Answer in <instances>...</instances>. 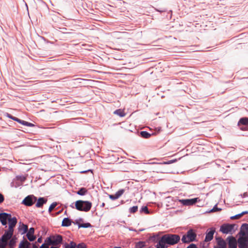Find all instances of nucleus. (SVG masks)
Listing matches in <instances>:
<instances>
[{
	"label": "nucleus",
	"mask_w": 248,
	"mask_h": 248,
	"mask_svg": "<svg viewBox=\"0 0 248 248\" xmlns=\"http://www.w3.org/2000/svg\"><path fill=\"white\" fill-rule=\"evenodd\" d=\"M109 198L111 200H116V199L119 198L118 197V196L116 195V194H115V195H109Z\"/></svg>",
	"instance_id": "obj_31"
},
{
	"label": "nucleus",
	"mask_w": 248,
	"mask_h": 248,
	"mask_svg": "<svg viewBox=\"0 0 248 248\" xmlns=\"http://www.w3.org/2000/svg\"><path fill=\"white\" fill-rule=\"evenodd\" d=\"M140 135L141 137L145 139H148L151 137V134L146 131H141Z\"/></svg>",
	"instance_id": "obj_23"
},
{
	"label": "nucleus",
	"mask_w": 248,
	"mask_h": 248,
	"mask_svg": "<svg viewBox=\"0 0 248 248\" xmlns=\"http://www.w3.org/2000/svg\"><path fill=\"white\" fill-rule=\"evenodd\" d=\"M62 240V237L61 235H51L47 237L40 248H49L50 245L56 246L60 244ZM50 248H59L57 247H51Z\"/></svg>",
	"instance_id": "obj_3"
},
{
	"label": "nucleus",
	"mask_w": 248,
	"mask_h": 248,
	"mask_svg": "<svg viewBox=\"0 0 248 248\" xmlns=\"http://www.w3.org/2000/svg\"><path fill=\"white\" fill-rule=\"evenodd\" d=\"M114 114L118 115L121 117H124L125 115L124 111L121 109H118L116 110L114 112Z\"/></svg>",
	"instance_id": "obj_22"
},
{
	"label": "nucleus",
	"mask_w": 248,
	"mask_h": 248,
	"mask_svg": "<svg viewBox=\"0 0 248 248\" xmlns=\"http://www.w3.org/2000/svg\"><path fill=\"white\" fill-rule=\"evenodd\" d=\"M186 248H197V247L194 244H191Z\"/></svg>",
	"instance_id": "obj_35"
},
{
	"label": "nucleus",
	"mask_w": 248,
	"mask_h": 248,
	"mask_svg": "<svg viewBox=\"0 0 248 248\" xmlns=\"http://www.w3.org/2000/svg\"><path fill=\"white\" fill-rule=\"evenodd\" d=\"M138 207L137 206H134L130 208V212L131 213H134L138 211Z\"/></svg>",
	"instance_id": "obj_29"
},
{
	"label": "nucleus",
	"mask_w": 248,
	"mask_h": 248,
	"mask_svg": "<svg viewBox=\"0 0 248 248\" xmlns=\"http://www.w3.org/2000/svg\"><path fill=\"white\" fill-rule=\"evenodd\" d=\"M237 240L239 248H248V235L239 234Z\"/></svg>",
	"instance_id": "obj_6"
},
{
	"label": "nucleus",
	"mask_w": 248,
	"mask_h": 248,
	"mask_svg": "<svg viewBox=\"0 0 248 248\" xmlns=\"http://www.w3.org/2000/svg\"><path fill=\"white\" fill-rule=\"evenodd\" d=\"M34 229L31 228L27 233L26 236L30 241H33L36 239V236L34 235Z\"/></svg>",
	"instance_id": "obj_14"
},
{
	"label": "nucleus",
	"mask_w": 248,
	"mask_h": 248,
	"mask_svg": "<svg viewBox=\"0 0 248 248\" xmlns=\"http://www.w3.org/2000/svg\"><path fill=\"white\" fill-rule=\"evenodd\" d=\"M227 240L228 241L229 248H236L238 244L236 239L233 236H229Z\"/></svg>",
	"instance_id": "obj_12"
},
{
	"label": "nucleus",
	"mask_w": 248,
	"mask_h": 248,
	"mask_svg": "<svg viewBox=\"0 0 248 248\" xmlns=\"http://www.w3.org/2000/svg\"><path fill=\"white\" fill-rule=\"evenodd\" d=\"M4 200V196L3 195L0 193V203H1L2 202H3Z\"/></svg>",
	"instance_id": "obj_37"
},
{
	"label": "nucleus",
	"mask_w": 248,
	"mask_h": 248,
	"mask_svg": "<svg viewBox=\"0 0 248 248\" xmlns=\"http://www.w3.org/2000/svg\"><path fill=\"white\" fill-rule=\"evenodd\" d=\"M244 195V196H247V193H245Z\"/></svg>",
	"instance_id": "obj_41"
},
{
	"label": "nucleus",
	"mask_w": 248,
	"mask_h": 248,
	"mask_svg": "<svg viewBox=\"0 0 248 248\" xmlns=\"http://www.w3.org/2000/svg\"><path fill=\"white\" fill-rule=\"evenodd\" d=\"M178 201L184 205L188 206L193 205L196 203L198 201V198L179 200Z\"/></svg>",
	"instance_id": "obj_11"
},
{
	"label": "nucleus",
	"mask_w": 248,
	"mask_h": 248,
	"mask_svg": "<svg viewBox=\"0 0 248 248\" xmlns=\"http://www.w3.org/2000/svg\"><path fill=\"white\" fill-rule=\"evenodd\" d=\"M77 245L73 241H71L69 244L65 245V248H76Z\"/></svg>",
	"instance_id": "obj_24"
},
{
	"label": "nucleus",
	"mask_w": 248,
	"mask_h": 248,
	"mask_svg": "<svg viewBox=\"0 0 248 248\" xmlns=\"http://www.w3.org/2000/svg\"><path fill=\"white\" fill-rule=\"evenodd\" d=\"M176 161V159H175V160H170V161H169L168 162H164L163 163V164H171V163H174V162H175Z\"/></svg>",
	"instance_id": "obj_36"
},
{
	"label": "nucleus",
	"mask_w": 248,
	"mask_h": 248,
	"mask_svg": "<svg viewBox=\"0 0 248 248\" xmlns=\"http://www.w3.org/2000/svg\"><path fill=\"white\" fill-rule=\"evenodd\" d=\"M217 244L219 246L217 248H226V242L222 239L219 238L217 239Z\"/></svg>",
	"instance_id": "obj_20"
},
{
	"label": "nucleus",
	"mask_w": 248,
	"mask_h": 248,
	"mask_svg": "<svg viewBox=\"0 0 248 248\" xmlns=\"http://www.w3.org/2000/svg\"><path fill=\"white\" fill-rule=\"evenodd\" d=\"M239 234H243L244 235H248V224H243L239 232Z\"/></svg>",
	"instance_id": "obj_17"
},
{
	"label": "nucleus",
	"mask_w": 248,
	"mask_h": 248,
	"mask_svg": "<svg viewBox=\"0 0 248 248\" xmlns=\"http://www.w3.org/2000/svg\"><path fill=\"white\" fill-rule=\"evenodd\" d=\"M241 214L242 216H243V215H244L245 214H248V211H244V212H242Z\"/></svg>",
	"instance_id": "obj_40"
},
{
	"label": "nucleus",
	"mask_w": 248,
	"mask_h": 248,
	"mask_svg": "<svg viewBox=\"0 0 248 248\" xmlns=\"http://www.w3.org/2000/svg\"><path fill=\"white\" fill-rule=\"evenodd\" d=\"M180 237L177 234H167L163 235L156 245L157 248H164L165 245H173L179 242Z\"/></svg>",
	"instance_id": "obj_2"
},
{
	"label": "nucleus",
	"mask_w": 248,
	"mask_h": 248,
	"mask_svg": "<svg viewBox=\"0 0 248 248\" xmlns=\"http://www.w3.org/2000/svg\"><path fill=\"white\" fill-rule=\"evenodd\" d=\"M76 247L77 248H86V246L84 243L79 244Z\"/></svg>",
	"instance_id": "obj_33"
},
{
	"label": "nucleus",
	"mask_w": 248,
	"mask_h": 248,
	"mask_svg": "<svg viewBox=\"0 0 248 248\" xmlns=\"http://www.w3.org/2000/svg\"><path fill=\"white\" fill-rule=\"evenodd\" d=\"M36 242L31 244L26 239H24L19 244L18 248H38Z\"/></svg>",
	"instance_id": "obj_7"
},
{
	"label": "nucleus",
	"mask_w": 248,
	"mask_h": 248,
	"mask_svg": "<svg viewBox=\"0 0 248 248\" xmlns=\"http://www.w3.org/2000/svg\"><path fill=\"white\" fill-rule=\"evenodd\" d=\"M20 230L23 231L22 234L28 232V226L23 224L20 227Z\"/></svg>",
	"instance_id": "obj_26"
},
{
	"label": "nucleus",
	"mask_w": 248,
	"mask_h": 248,
	"mask_svg": "<svg viewBox=\"0 0 248 248\" xmlns=\"http://www.w3.org/2000/svg\"><path fill=\"white\" fill-rule=\"evenodd\" d=\"M87 192V189L85 188H81L78 192L77 194L79 195H84Z\"/></svg>",
	"instance_id": "obj_25"
},
{
	"label": "nucleus",
	"mask_w": 248,
	"mask_h": 248,
	"mask_svg": "<svg viewBox=\"0 0 248 248\" xmlns=\"http://www.w3.org/2000/svg\"><path fill=\"white\" fill-rule=\"evenodd\" d=\"M242 216L241 214H239L238 215H236L233 217H231V219H239Z\"/></svg>",
	"instance_id": "obj_32"
},
{
	"label": "nucleus",
	"mask_w": 248,
	"mask_h": 248,
	"mask_svg": "<svg viewBox=\"0 0 248 248\" xmlns=\"http://www.w3.org/2000/svg\"><path fill=\"white\" fill-rule=\"evenodd\" d=\"M105 205V203H102V206H104Z\"/></svg>",
	"instance_id": "obj_42"
},
{
	"label": "nucleus",
	"mask_w": 248,
	"mask_h": 248,
	"mask_svg": "<svg viewBox=\"0 0 248 248\" xmlns=\"http://www.w3.org/2000/svg\"><path fill=\"white\" fill-rule=\"evenodd\" d=\"M9 240V243H8V242H7V245L5 248H14L16 243V236L13 237L12 236ZM7 242H8V241Z\"/></svg>",
	"instance_id": "obj_15"
},
{
	"label": "nucleus",
	"mask_w": 248,
	"mask_h": 248,
	"mask_svg": "<svg viewBox=\"0 0 248 248\" xmlns=\"http://www.w3.org/2000/svg\"><path fill=\"white\" fill-rule=\"evenodd\" d=\"M92 203L89 201L78 200L75 202L76 209L80 211L88 212L91 209Z\"/></svg>",
	"instance_id": "obj_4"
},
{
	"label": "nucleus",
	"mask_w": 248,
	"mask_h": 248,
	"mask_svg": "<svg viewBox=\"0 0 248 248\" xmlns=\"http://www.w3.org/2000/svg\"><path fill=\"white\" fill-rule=\"evenodd\" d=\"M124 189H120L119 191H118L115 194L118 196V198H119L120 196H121L123 193H124Z\"/></svg>",
	"instance_id": "obj_30"
},
{
	"label": "nucleus",
	"mask_w": 248,
	"mask_h": 248,
	"mask_svg": "<svg viewBox=\"0 0 248 248\" xmlns=\"http://www.w3.org/2000/svg\"><path fill=\"white\" fill-rule=\"evenodd\" d=\"M11 215L6 213H0V221L3 225L7 224V221L11 217Z\"/></svg>",
	"instance_id": "obj_13"
},
{
	"label": "nucleus",
	"mask_w": 248,
	"mask_h": 248,
	"mask_svg": "<svg viewBox=\"0 0 248 248\" xmlns=\"http://www.w3.org/2000/svg\"><path fill=\"white\" fill-rule=\"evenodd\" d=\"M72 221L68 217L64 218L62 223V226L68 227L71 225Z\"/></svg>",
	"instance_id": "obj_21"
},
{
	"label": "nucleus",
	"mask_w": 248,
	"mask_h": 248,
	"mask_svg": "<svg viewBox=\"0 0 248 248\" xmlns=\"http://www.w3.org/2000/svg\"><path fill=\"white\" fill-rule=\"evenodd\" d=\"M42 242V237H40L37 240V241L36 242V244H37V243H41Z\"/></svg>",
	"instance_id": "obj_39"
},
{
	"label": "nucleus",
	"mask_w": 248,
	"mask_h": 248,
	"mask_svg": "<svg viewBox=\"0 0 248 248\" xmlns=\"http://www.w3.org/2000/svg\"><path fill=\"white\" fill-rule=\"evenodd\" d=\"M234 224H223L222 225L220 229V231L223 233H232L234 229Z\"/></svg>",
	"instance_id": "obj_9"
},
{
	"label": "nucleus",
	"mask_w": 248,
	"mask_h": 248,
	"mask_svg": "<svg viewBox=\"0 0 248 248\" xmlns=\"http://www.w3.org/2000/svg\"><path fill=\"white\" fill-rule=\"evenodd\" d=\"M213 210L215 211V210L214 208H213Z\"/></svg>",
	"instance_id": "obj_43"
},
{
	"label": "nucleus",
	"mask_w": 248,
	"mask_h": 248,
	"mask_svg": "<svg viewBox=\"0 0 248 248\" xmlns=\"http://www.w3.org/2000/svg\"><path fill=\"white\" fill-rule=\"evenodd\" d=\"M241 129L242 130H248V127H247L246 126H244H244H242L241 127Z\"/></svg>",
	"instance_id": "obj_38"
},
{
	"label": "nucleus",
	"mask_w": 248,
	"mask_h": 248,
	"mask_svg": "<svg viewBox=\"0 0 248 248\" xmlns=\"http://www.w3.org/2000/svg\"><path fill=\"white\" fill-rule=\"evenodd\" d=\"M57 204L56 202H53L49 206L48 209L49 212H51L54 208L57 206Z\"/></svg>",
	"instance_id": "obj_28"
},
{
	"label": "nucleus",
	"mask_w": 248,
	"mask_h": 248,
	"mask_svg": "<svg viewBox=\"0 0 248 248\" xmlns=\"http://www.w3.org/2000/svg\"><path fill=\"white\" fill-rule=\"evenodd\" d=\"M91 225L89 223H83V224H79L78 223V227L79 228H88L90 227Z\"/></svg>",
	"instance_id": "obj_27"
},
{
	"label": "nucleus",
	"mask_w": 248,
	"mask_h": 248,
	"mask_svg": "<svg viewBox=\"0 0 248 248\" xmlns=\"http://www.w3.org/2000/svg\"><path fill=\"white\" fill-rule=\"evenodd\" d=\"M142 211L144 212H145L146 214H148L149 211L148 208L146 206L143 207L142 208Z\"/></svg>",
	"instance_id": "obj_34"
},
{
	"label": "nucleus",
	"mask_w": 248,
	"mask_h": 248,
	"mask_svg": "<svg viewBox=\"0 0 248 248\" xmlns=\"http://www.w3.org/2000/svg\"><path fill=\"white\" fill-rule=\"evenodd\" d=\"M7 116L8 118H9L10 119L14 120V121H15L24 125H26V126H30V127H32L33 126H34V124H31V123H29L28 122H26V121H23V120H21L16 117H15L14 116H13L12 115H11V114H7Z\"/></svg>",
	"instance_id": "obj_10"
},
{
	"label": "nucleus",
	"mask_w": 248,
	"mask_h": 248,
	"mask_svg": "<svg viewBox=\"0 0 248 248\" xmlns=\"http://www.w3.org/2000/svg\"><path fill=\"white\" fill-rule=\"evenodd\" d=\"M238 125L239 126H241V125L246 126L248 127V118L244 117L241 118L238 122Z\"/></svg>",
	"instance_id": "obj_19"
},
{
	"label": "nucleus",
	"mask_w": 248,
	"mask_h": 248,
	"mask_svg": "<svg viewBox=\"0 0 248 248\" xmlns=\"http://www.w3.org/2000/svg\"><path fill=\"white\" fill-rule=\"evenodd\" d=\"M9 228L5 231L4 234L0 239V248H5L7 245V241L13 235L14 228L17 223V219L16 217H12L8 219Z\"/></svg>",
	"instance_id": "obj_1"
},
{
	"label": "nucleus",
	"mask_w": 248,
	"mask_h": 248,
	"mask_svg": "<svg viewBox=\"0 0 248 248\" xmlns=\"http://www.w3.org/2000/svg\"><path fill=\"white\" fill-rule=\"evenodd\" d=\"M37 198L32 195L27 196L22 201V203L26 206H31L36 201Z\"/></svg>",
	"instance_id": "obj_8"
},
{
	"label": "nucleus",
	"mask_w": 248,
	"mask_h": 248,
	"mask_svg": "<svg viewBox=\"0 0 248 248\" xmlns=\"http://www.w3.org/2000/svg\"><path fill=\"white\" fill-rule=\"evenodd\" d=\"M215 232V229H211L210 231L206 233L204 241L205 242H208L212 240Z\"/></svg>",
	"instance_id": "obj_16"
},
{
	"label": "nucleus",
	"mask_w": 248,
	"mask_h": 248,
	"mask_svg": "<svg viewBox=\"0 0 248 248\" xmlns=\"http://www.w3.org/2000/svg\"><path fill=\"white\" fill-rule=\"evenodd\" d=\"M197 234L192 229L188 230L186 233L182 238V241L184 243H189L196 240Z\"/></svg>",
	"instance_id": "obj_5"
},
{
	"label": "nucleus",
	"mask_w": 248,
	"mask_h": 248,
	"mask_svg": "<svg viewBox=\"0 0 248 248\" xmlns=\"http://www.w3.org/2000/svg\"><path fill=\"white\" fill-rule=\"evenodd\" d=\"M47 200L45 199L44 198H39L36 203V207L38 208L42 207L44 204L46 203Z\"/></svg>",
	"instance_id": "obj_18"
}]
</instances>
